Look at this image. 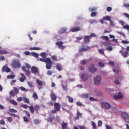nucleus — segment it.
<instances>
[{
  "mask_svg": "<svg viewBox=\"0 0 129 129\" xmlns=\"http://www.w3.org/2000/svg\"><path fill=\"white\" fill-rule=\"evenodd\" d=\"M56 67L57 69L59 71H61V70H62V66L60 64H57Z\"/></svg>",
  "mask_w": 129,
  "mask_h": 129,
  "instance_id": "obj_42",
  "label": "nucleus"
},
{
  "mask_svg": "<svg viewBox=\"0 0 129 129\" xmlns=\"http://www.w3.org/2000/svg\"><path fill=\"white\" fill-rule=\"evenodd\" d=\"M102 38L103 40H106L107 41L109 40V38L108 37V36H102Z\"/></svg>",
  "mask_w": 129,
  "mask_h": 129,
  "instance_id": "obj_36",
  "label": "nucleus"
},
{
  "mask_svg": "<svg viewBox=\"0 0 129 129\" xmlns=\"http://www.w3.org/2000/svg\"><path fill=\"white\" fill-rule=\"evenodd\" d=\"M105 66V64H104V63L102 62H100L98 63V66H99L100 67H104Z\"/></svg>",
  "mask_w": 129,
  "mask_h": 129,
  "instance_id": "obj_40",
  "label": "nucleus"
},
{
  "mask_svg": "<svg viewBox=\"0 0 129 129\" xmlns=\"http://www.w3.org/2000/svg\"><path fill=\"white\" fill-rule=\"evenodd\" d=\"M63 44L64 42L63 41H59L55 43V45L58 46V49H60L61 50H64L65 48H66Z\"/></svg>",
  "mask_w": 129,
  "mask_h": 129,
  "instance_id": "obj_5",
  "label": "nucleus"
},
{
  "mask_svg": "<svg viewBox=\"0 0 129 129\" xmlns=\"http://www.w3.org/2000/svg\"><path fill=\"white\" fill-rule=\"evenodd\" d=\"M102 45H103V46H109V44H108V41H105V42H102Z\"/></svg>",
  "mask_w": 129,
  "mask_h": 129,
  "instance_id": "obj_46",
  "label": "nucleus"
},
{
  "mask_svg": "<svg viewBox=\"0 0 129 129\" xmlns=\"http://www.w3.org/2000/svg\"><path fill=\"white\" fill-rule=\"evenodd\" d=\"M120 54H122V55L124 58H127V56L128 55V51H123L122 50H120L119 51Z\"/></svg>",
  "mask_w": 129,
  "mask_h": 129,
  "instance_id": "obj_16",
  "label": "nucleus"
},
{
  "mask_svg": "<svg viewBox=\"0 0 129 129\" xmlns=\"http://www.w3.org/2000/svg\"><path fill=\"white\" fill-rule=\"evenodd\" d=\"M21 107H23V108H25V109H27V108H29V106H28V105H27L26 104L21 105Z\"/></svg>",
  "mask_w": 129,
  "mask_h": 129,
  "instance_id": "obj_44",
  "label": "nucleus"
},
{
  "mask_svg": "<svg viewBox=\"0 0 129 129\" xmlns=\"http://www.w3.org/2000/svg\"><path fill=\"white\" fill-rule=\"evenodd\" d=\"M113 71L114 72L115 74H118V73H119V70L117 68L113 69Z\"/></svg>",
  "mask_w": 129,
  "mask_h": 129,
  "instance_id": "obj_25",
  "label": "nucleus"
},
{
  "mask_svg": "<svg viewBox=\"0 0 129 129\" xmlns=\"http://www.w3.org/2000/svg\"><path fill=\"white\" fill-rule=\"evenodd\" d=\"M10 102L11 104H13V105H15V106L18 105V103L14 100H10Z\"/></svg>",
  "mask_w": 129,
  "mask_h": 129,
  "instance_id": "obj_23",
  "label": "nucleus"
},
{
  "mask_svg": "<svg viewBox=\"0 0 129 129\" xmlns=\"http://www.w3.org/2000/svg\"><path fill=\"white\" fill-rule=\"evenodd\" d=\"M122 116L123 118L124 119L125 121H126V122L129 123V115H128V114H126V113H125V112H122Z\"/></svg>",
  "mask_w": 129,
  "mask_h": 129,
  "instance_id": "obj_8",
  "label": "nucleus"
},
{
  "mask_svg": "<svg viewBox=\"0 0 129 129\" xmlns=\"http://www.w3.org/2000/svg\"><path fill=\"white\" fill-rule=\"evenodd\" d=\"M54 120H55V116H54L53 114H50L49 115V118L47 119V122H52V121H54Z\"/></svg>",
  "mask_w": 129,
  "mask_h": 129,
  "instance_id": "obj_12",
  "label": "nucleus"
},
{
  "mask_svg": "<svg viewBox=\"0 0 129 129\" xmlns=\"http://www.w3.org/2000/svg\"><path fill=\"white\" fill-rule=\"evenodd\" d=\"M52 71H50V70H48L47 72V75H52Z\"/></svg>",
  "mask_w": 129,
  "mask_h": 129,
  "instance_id": "obj_64",
  "label": "nucleus"
},
{
  "mask_svg": "<svg viewBox=\"0 0 129 129\" xmlns=\"http://www.w3.org/2000/svg\"><path fill=\"white\" fill-rule=\"evenodd\" d=\"M36 82L39 85V86H42L43 85V82L40 81L39 79L36 80Z\"/></svg>",
  "mask_w": 129,
  "mask_h": 129,
  "instance_id": "obj_27",
  "label": "nucleus"
},
{
  "mask_svg": "<svg viewBox=\"0 0 129 129\" xmlns=\"http://www.w3.org/2000/svg\"><path fill=\"white\" fill-rule=\"evenodd\" d=\"M80 63L82 65H85L87 63V61L85 60H83L80 61Z\"/></svg>",
  "mask_w": 129,
  "mask_h": 129,
  "instance_id": "obj_45",
  "label": "nucleus"
},
{
  "mask_svg": "<svg viewBox=\"0 0 129 129\" xmlns=\"http://www.w3.org/2000/svg\"><path fill=\"white\" fill-rule=\"evenodd\" d=\"M123 29H126V30H129V25H124L123 26Z\"/></svg>",
  "mask_w": 129,
  "mask_h": 129,
  "instance_id": "obj_56",
  "label": "nucleus"
},
{
  "mask_svg": "<svg viewBox=\"0 0 129 129\" xmlns=\"http://www.w3.org/2000/svg\"><path fill=\"white\" fill-rule=\"evenodd\" d=\"M107 12H111L112 11V8L111 7H107Z\"/></svg>",
  "mask_w": 129,
  "mask_h": 129,
  "instance_id": "obj_55",
  "label": "nucleus"
},
{
  "mask_svg": "<svg viewBox=\"0 0 129 129\" xmlns=\"http://www.w3.org/2000/svg\"><path fill=\"white\" fill-rule=\"evenodd\" d=\"M9 111H10V112H12V113H16L17 112V110L14 109H10Z\"/></svg>",
  "mask_w": 129,
  "mask_h": 129,
  "instance_id": "obj_61",
  "label": "nucleus"
},
{
  "mask_svg": "<svg viewBox=\"0 0 129 129\" xmlns=\"http://www.w3.org/2000/svg\"><path fill=\"white\" fill-rule=\"evenodd\" d=\"M89 11H90V12H96V8L95 7H93V8H91L89 9Z\"/></svg>",
  "mask_w": 129,
  "mask_h": 129,
  "instance_id": "obj_31",
  "label": "nucleus"
},
{
  "mask_svg": "<svg viewBox=\"0 0 129 129\" xmlns=\"http://www.w3.org/2000/svg\"><path fill=\"white\" fill-rule=\"evenodd\" d=\"M101 105L102 108H105V109H109L111 107V105L108 103L102 102L101 103Z\"/></svg>",
  "mask_w": 129,
  "mask_h": 129,
  "instance_id": "obj_6",
  "label": "nucleus"
},
{
  "mask_svg": "<svg viewBox=\"0 0 129 129\" xmlns=\"http://www.w3.org/2000/svg\"><path fill=\"white\" fill-rule=\"evenodd\" d=\"M23 120L25 122H29V119L26 116L23 117Z\"/></svg>",
  "mask_w": 129,
  "mask_h": 129,
  "instance_id": "obj_51",
  "label": "nucleus"
},
{
  "mask_svg": "<svg viewBox=\"0 0 129 129\" xmlns=\"http://www.w3.org/2000/svg\"><path fill=\"white\" fill-rule=\"evenodd\" d=\"M68 98V101L70 103H73V101H74V100H73V98L69 97V96H68L67 97Z\"/></svg>",
  "mask_w": 129,
  "mask_h": 129,
  "instance_id": "obj_29",
  "label": "nucleus"
},
{
  "mask_svg": "<svg viewBox=\"0 0 129 129\" xmlns=\"http://www.w3.org/2000/svg\"><path fill=\"white\" fill-rule=\"evenodd\" d=\"M113 98L114 99L117 100V99H121L122 98H123V95H122L121 92H119L117 95L114 96Z\"/></svg>",
  "mask_w": 129,
  "mask_h": 129,
  "instance_id": "obj_10",
  "label": "nucleus"
},
{
  "mask_svg": "<svg viewBox=\"0 0 129 129\" xmlns=\"http://www.w3.org/2000/svg\"><path fill=\"white\" fill-rule=\"evenodd\" d=\"M7 120L8 122H13V117H7Z\"/></svg>",
  "mask_w": 129,
  "mask_h": 129,
  "instance_id": "obj_37",
  "label": "nucleus"
},
{
  "mask_svg": "<svg viewBox=\"0 0 129 129\" xmlns=\"http://www.w3.org/2000/svg\"><path fill=\"white\" fill-rule=\"evenodd\" d=\"M82 39H83V37L82 36H80V37H76L77 41H81V40H82Z\"/></svg>",
  "mask_w": 129,
  "mask_h": 129,
  "instance_id": "obj_53",
  "label": "nucleus"
},
{
  "mask_svg": "<svg viewBox=\"0 0 129 129\" xmlns=\"http://www.w3.org/2000/svg\"><path fill=\"white\" fill-rule=\"evenodd\" d=\"M30 50H33V51L40 50H41V48H40V47H32L30 48Z\"/></svg>",
  "mask_w": 129,
  "mask_h": 129,
  "instance_id": "obj_30",
  "label": "nucleus"
},
{
  "mask_svg": "<svg viewBox=\"0 0 129 129\" xmlns=\"http://www.w3.org/2000/svg\"><path fill=\"white\" fill-rule=\"evenodd\" d=\"M84 42L85 44H89L90 42V37L89 36H85L84 37Z\"/></svg>",
  "mask_w": 129,
  "mask_h": 129,
  "instance_id": "obj_14",
  "label": "nucleus"
},
{
  "mask_svg": "<svg viewBox=\"0 0 129 129\" xmlns=\"http://www.w3.org/2000/svg\"><path fill=\"white\" fill-rule=\"evenodd\" d=\"M70 31L73 33L75 32H78L80 31V27H72L70 28Z\"/></svg>",
  "mask_w": 129,
  "mask_h": 129,
  "instance_id": "obj_13",
  "label": "nucleus"
},
{
  "mask_svg": "<svg viewBox=\"0 0 129 129\" xmlns=\"http://www.w3.org/2000/svg\"><path fill=\"white\" fill-rule=\"evenodd\" d=\"M38 60L40 62H43L45 63L46 64V68L47 69H51L52 68V66H53V62H52V60L50 58H40L38 59Z\"/></svg>",
  "mask_w": 129,
  "mask_h": 129,
  "instance_id": "obj_1",
  "label": "nucleus"
},
{
  "mask_svg": "<svg viewBox=\"0 0 129 129\" xmlns=\"http://www.w3.org/2000/svg\"><path fill=\"white\" fill-rule=\"evenodd\" d=\"M106 50L108 51H112L113 50V48H112V46H108Z\"/></svg>",
  "mask_w": 129,
  "mask_h": 129,
  "instance_id": "obj_52",
  "label": "nucleus"
},
{
  "mask_svg": "<svg viewBox=\"0 0 129 129\" xmlns=\"http://www.w3.org/2000/svg\"><path fill=\"white\" fill-rule=\"evenodd\" d=\"M79 52H85V48H80L79 49Z\"/></svg>",
  "mask_w": 129,
  "mask_h": 129,
  "instance_id": "obj_62",
  "label": "nucleus"
},
{
  "mask_svg": "<svg viewBox=\"0 0 129 129\" xmlns=\"http://www.w3.org/2000/svg\"><path fill=\"white\" fill-rule=\"evenodd\" d=\"M32 54L33 55V57H35V58H39V54H38V53L32 52Z\"/></svg>",
  "mask_w": 129,
  "mask_h": 129,
  "instance_id": "obj_35",
  "label": "nucleus"
},
{
  "mask_svg": "<svg viewBox=\"0 0 129 129\" xmlns=\"http://www.w3.org/2000/svg\"><path fill=\"white\" fill-rule=\"evenodd\" d=\"M8 68V67H7V66H4L2 68V72H5V71H6V70H7V68Z\"/></svg>",
  "mask_w": 129,
  "mask_h": 129,
  "instance_id": "obj_39",
  "label": "nucleus"
},
{
  "mask_svg": "<svg viewBox=\"0 0 129 129\" xmlns=\"http://www.w3.org/2000/svg\"><path fill=\"white\" fill-rule=\"evenodd\" d=\"M91 122L92 123V126L93 127V129H97L96 124H95V123L92 121Z\"/></svg>",
  "mask_w": 129,
  "mask_h": 129,
  "instance_id": "obj_34",
  "label": "nucleus"
},
{
  "mask_svg": "<svg viewBox=\"0 0 129 129\" xmlns=\"http://www.w3.org/2000/svg\"><path fill=\"white\" fill-rule=\"evenodd\" d=\"M50 96L51 97L52 100H53L54 101L57 100V96L53 92L51 93Z\"/></svg>",
  "mask_w": 129,
  "mask_h": 129,
  "instance_id": "obj_19",
  "label": "nucleus"
},
{
  "mask_svg": "<svg viewBox=\"0 0 129 129\" xmlns=\"http://www.w3.org/2000/svg\"><path fill=\"white\" fill-rule=\"evenodd\" d=\"M27 83H28V85H29V86L30 87H31V88H32V87H33V83H32V82H27Z\"/></svg>",
  "mask_w": 129,
  "mask_h": 129,
  "instance_id": "obj_57",
  "label": "nucleus"
},
{
  "mask_svg": "<svg viewBox=\"0 0 129 129\" xmlns=\"http://www.w3.org/2000/svg\"><path fill=\"white\" fill-rule=\"evenodd\" d=\"M23 101L25 103H30V100L27 98L24 97Z\"/></svg>",
  "mask_w": 129,
  "mask_h": 129,
  "instance_id": "obj_28",
  "label": "nucleus"
},
{
  "mask_svg": "<svg viewBox=\"0 0 129 129\" xmlns=\"http://www.w3.org/2000/svg\"><path fill=\"white\" fill-rule=\"evenodd\" d=\"M19 89H20V90H22V91H28L24 87H20Z\"/></svg>",
  "mask_w": 129,
  "mask_h": 129,
  "instance_id": "obj_48",
  "label": "nucleus"
},
{
  "mask_svg": "<svg viewBox=\"0 0 129 129\" xmlns=\"http://www.w3.org/2000/svg\"><path fill=\"white\" fill-rule=\"evenodd\" d=\"M0 54L1 55H7V54H8V51L5 50H0Z\"/></svg>",
  "mask_w": 129,
  "mask_h": 129,
  "instance_id": "obj_24",
  "label": "nucleus"
},
{
  "mask_svg": "<svg viewBox=\"0 0 129 129\" xmlns=\"http://www.w3.org/2000/svg\"><path fill=\"white\" fill-rule=\"evenodd\" d=\"M111 19V17L108 15H106L103 17V20H104L105 21H110Z\"/></svg>",
  "mask_w": 129,
  "mask_h": 129,
  "instance_id": "obj_21",
  "label": "nucleus"
},
{
  "mask_svg": "<svg viewBox=\"0 0 129 129\" xmlns=\"http://www.w3.org/2000/svg\"><path fill=\"white\" fill-rule=\"evenodd\" d=\"M102 125V121L99 120L98 122V126L100 127Z\"/></svg>",
  "mask_w": 129,
  "mask_h": 129,
  "instance_id": "obj_49",
  "label": "nucleus"
},
{
  "mask_svg": "<svg viewBox=\"0 0 129 129\" xmlns=\"http://www.w3.org/2000/svg\"><path fill=\"white\" fill-rule=\"evenodd\" d=\"M89 37L90 38H92V37H96V35H95V34H94V33H91V34L89 36Z\"/></svg>",
  "mask_w": 129,
  "mask_h": 129,
  "instance_id": "obj_59",
  "label": "nucleus"
},
{
  "mask_svg": "<svg viewBox=\"0 0 129 129\" xmlns=\"http://www.w3.org/2000/svg\"><path fill=\"white\" fill-rule=\"evenodd\" d=\"M12 66L13 68H18V67H21V63L19 60H14L12 61Z\"/></svg>",
  "mask_w": 129,
  "mask_h": 129,
  "instance_id": "obj_4",
  "label": "nucleus"
},
{
  "mask_svg": "<svg viewBox=\"0 0 129 129\" xmlns=\"http://www.w3.org/2000/svg\"><path fill=\"white\" fill-rule=\"evenodd\" d=\"M32 97L36 100V99H38V95H37V93L35 92L33 95Z\"/></svg>",
  "mask_w": 129,
  "mask_h": 129,
  "instance_id": "obj_32",
  "label": "nucleus"
},
{
  "mask_svg": "<svg viewBox=\"0 0 129 129\" xmlns=\"http://www.w3.org/2000/svg\"><path fill=\"white\" fill-rule=\"evenodd\" d=\"M62 129H69L68 127V124L67 123L62 122V123L61 124Z\"/></svg>",
  "mask_w": 129,
  "mask_h": 129,
  "instance_id": "obj_20",
  "label": "nucleus"
},
{
  "mask_svg": "<svg viewBox=\"0 0 129 129\" xmlns=\"http://www.w3.org/2000/svg\"><path fill=\"white\" fill-rule=\"evenodd\" d=\"M39 71V70L38 69V68L35 67V66H32L31 67V72L32 73H34V74L35 73H37Z\"/></svg>",
  "mask_w": 129,
  "mask_h": 129,
  "instance_id": "obj_18",
  "label": "nucleus"
},
{
  "mask_svg": "<svg viewBox=\"0 0 129 129\" xmlns=\"http://www.w3.org/2000/svg\"><path fill=\"white\" fill-rule=\"evenodd\" d=\"M54 109H56L57 111H60V109H61V106L59 103H54Z\"/></svg>",
  "mask_w": 129,
  "mask_h": 129,
  "instance_id": "obj_15",
  "label": "nucleus"
},
{
  "mask_svg": "<svg viewBox=\"0 0 129 129\" xmlns=\"http://www.w3.org/2000/svg\"><path fill=\"white\" fill-rule=\"evenodd\" d=\"M90 95V94H86L83 95L84 98H88Z\"/></svg>",
  "mask_w": 129,
  "mask_h": 129,
  "instance_id": "obj_50",
  "label": "nucleus"
},
{
  "mask_svg": "<svg viewBox=\"0 0 129 129\" xmlns=\"http://www.w3.org/2000/svg\"><path fill=\"white\" fill-rule=\"evenodd\" d=\"M29 108L31 113H32V114H34V112H35V111H37V112H38V111L40 110L41 107L39 105H35L34 106L33 105H31L29 107Z\"/></svg>",
  "mask_w": 129,
  "mask_h": 129,
  "instance_id": "obj_2",
  "label": "nucleus"
},
{
  "mask_svg": "<svg viewBox=\"0 0 129 129\" xmlns=\"http://www.w3.org/2000/svg\"><path fill=\"white\" fill-rule=\"evenodd\" d=\"M66 31H67V29H66V28H65V27L62 28L59 31V34H64V33H65V32H66Z\"/></svg>",
  "mask_w": 129,
  "mask_h": 129,
  "instance_id": "obj_22",
  "label": "nucleus"
},
{
  "mask_svg": "<svg viewBox=\"0 0 129 129\" xmlns=\"http://www.w3.org/2000/svg\"><path fill=\"white\" fill-rule=\"evenodd\" d=\"M17 101L18 102H21V101H23V98L21 97H19L17 99Z\"/></svg>",
  "mask_w": 129,
  "mask_h": 129,
  "instance_id": "obj_54",
  "label": "nucleus"
},
{
  "mask_svg": "<svg viewBox=\"0 0 129 129\" xmlns=\"http://www.w3.org/2000/svg\"><path fill=\"white\" fill-rule=\"evenodd\" d=\"M96 12H92L91 13V16H92V17H96Z\"/></svg>",
  "mask_w": 129,
  "mask_h": 129,
  "instance_id": "obj_60",
  "label": "nucleus"
},
{
  "mask_svg": "<svg viewBox=\"0 0 129 129\" xmlns=\"http://www.w3.org/2000/svg\"><path fill=\"white\" fill-rule=\"evenodd\" d=\"M27 67L25 66H22V70L25 72V75H26L27 76H29L31 74V72L29 70L26 69Z\"/></svg>",
  "mask_w": 129,
  "mask_h": 129,
  "instance_id": "obj_9",
  "label": "nucleus"
},
{
  "mask_svg": "<svg viewBox=\"0 0 129 129\" xmlns=\"http://www.w3.org/2000/svg\"><path fill=\"white\" fill-rule=\"evenodd\" d=\"M51 59L52 61H58V59L57 58V56L53 55L51 57Z\"/></svg>",
  "mask_w": 129,
  "mask_h": 129,
  "instance_id": "obj_38",
  "label": "nucleus"
},
{
  "mask_svg": "<svg viewBox=\"0 0 129 129\" xmlns=\"http://www.w3.org/2000/svg\"><path fill=\"white\" fill-rule=\"evenodd\" d=\"M25 79H26V78L21 77V78H20L19 80H20V82H24V81H25Z\"/></svg>",
  "mask_w": 129,
  "mask_h": 129,
  "instance_id": "obj_58",
  "label": "nucleus"
},
{
  "mask_svg": "<svg viewBox=\"0 0 129 129\" xmlns=\"http://www.w3.org/2000/svg\"><path fill=\"white\" fill-rule=\"evenodd\" d=\"M24 113H26V116L27 117H30L31 116V115L30 114V113L27 111H23Z\"/></svg>",
  "mask_w": 129,
  "mask_h": 129,
  "instance_id": "obj_43",
  "label": "nucleus"
},
{
  "mask_svg": "<svg viewBox=\"0 0 129 129\" xmlns=\"http://www.w3.org/2000/svg\"><path fill=\"white\" fill-rule=\"evenodd\" d=\"M40 56L41 57H42V58H46V52H42L40 54Z\"/></svg>",
  "mask_w": 129,
  "mask_h": 129,
  "instance_id": "obj_41",
  "label": "nucleus"
},
{
  "mask_svg": "<svg viewBox=\"0 0 129 129\" xmlns=\"http://www.w3.org/2000/svg\"><path fill=\"white\" fill-rule=\"evenodd\" d=\"M89 72H91V73H94L97 71V68H95L94 65H92L88 68Z\"/></svg>",
  "mask_w": 129,
  "mask_h": 129,
  "instance_id": "obj_7",
  "label": "nucleus"
},
{
  "mask_svg": "<svg viewBox=\"0 0 129 129\" xmlns=\"http://www.w3.org/2000/svg\"><path fill=\"white\" fill-rule=\"evenodd\" d=\"M114 83H115V84H116L117 85H118L120 84L119 81L117 79L115 80Z\"/></svg>",
  "mask_w": 129,
  "mask_h": 129,
  "instance_id": "obj_63",
  "label": "nucleus"
},
{
  "mask_svg": "<svg viewBox=\"0 0 129 129\" xmlns=\"http://www.w3.org/2000/svg\"><path fill=\"white\" fill-rule=\"evenodd\" d=\"M15 76L14 75H8L7 76V79H14L15 78Z\"/></svg>",
  "mask_w": 129,
  "mask_h": 129,
  "instance_id": "obj_26",
  "label": "nucleus"
},
{
  "mask_svg": "<svg viewBox=\"0 0 129 129\" xmlns=\"http://www.w3.org/2000/svg\"><path fill=\"white\" fill-rule=\"evenodd\" d=\"M81 78L82 81H86L88 79V75L87 74H82L81 76Z\"/></svg>",
  "mask_w": 129,
  "mask_h": 129,
  "instance_id": "obj_11",
  "label": "nucleus"
},
{
  "mask_svg": "<svg viewBox=\"0 0 129 129\" xmlns=\"http://www.w3.org/2000/svg\"><path fill=\"white\" fill-rule=\"evenodd\" d=\"M62 86L63 90H65V91H67V81H63Z\"/></svg>",
  "mask_w": 129,
  "mask_h": 129,
  "instance_id": "obj_17",
  "label": "nucleus"
},
{
  "mask_svg": "<svg viewBox=\"0 0 129 129\" xmlns=\"http://www.w3.org/2000/svg\"><path fill=\"white\" fill-rule=\"evenodd\" d=\"M13 89L15 92V93H19V89L17 87H14Z\"/></svg>",
  "mask_w": 129,
  "mask_h": 129,
  "instance_id": "obj_47",
  "label": "nucleus"
},
{
  "mask_svg": "<svg viewBox=\"0 0 129 129\" xmlns=\"http://www.w3.org/2000/svg\"><path fill=\"white\" fill-rule=\"evenodd\" d=\"M99 53L101 54V55H104V50L103 49H100L98 50Z\"/></svg>",
  "mask_w": 129,
  "mask_h": 129,
  "instance_id": "obj_33",
  "label": "nucleus"
},
{
  "mask_svg": "<svg viewBox=\"0 0 129 129\" xmlns=\"http://www.w3.org/2000/svg\"><path fill=\"white\" fill-rule=\"evenodd\" d=\"M101 77L98 76L94 78V84L95 85H99L101 82Z\"/></svg>",
  "mask_w": 129,
  "mask_h": 129,
  "instance_id": "obj_3",
  "label": "nucleus"
}]
</instances>
